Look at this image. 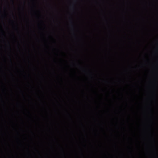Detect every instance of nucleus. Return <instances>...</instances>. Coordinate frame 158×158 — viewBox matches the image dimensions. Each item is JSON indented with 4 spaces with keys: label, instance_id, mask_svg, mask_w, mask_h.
<instances>
[{
    "label": "nucleus",
    "instance_id": "f257e3e1",
    "mask_svg": "<svg viewBox=\"0 0 158 158\" xmlns=\"http://www.w3.org/2000/svg\"><path fill=\"white\" fill-rule=\"evenodd\" d=\"M12 2L13 3L14 2V1H13V0H12Z\"/></svg>",
    "mask_w": 158,
    "mask_h": 158
}]
</instances>
